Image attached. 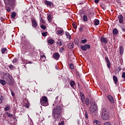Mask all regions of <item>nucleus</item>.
Here are the masks:
<instances>
[{
	"label": "nucleus",
	"mask_w": 125,
	"mask_h": 125,
	"mask_svg": "<svg viewBox=\"0 0 125 125\" xmlns=\"http://www.w3.org/2000/svg\"><path fill=\"white\" fill-rule=\"evenodd\" d=\"M24 106L25 107H26V108H29V106H30V104H29V102H28V101H26L24 103Z\"/></svg>",
	"instance_id": "29"
},
{
	"label": "nucleus",
	"mask_w": 125,
	"mask_h": 125,
	"mask_svg": "<svg viewBox=\"0 0 125 125\" xmlns=\"http://www.w3.org/2000/svg\"><path fill=\"white\" fill-rule=\"evenodd\" d=\"M69 68L70 69H71V70H73V69H74V64H73L72 63H70L69 65Z\"/></svg>",
	"instance_id": "39"
},
{
	"label": "nucleus",
	"mask_w": 125,
	"mask_h": 125,
	"mask_svg": "<svg viewBox=\"0 0 125 125\" xmlns=\"http://www.w3.org/2000/svg\"><path fill=\"white\" fill-rule=\"evenodd\" d=\"M45 4H46V5H48L49 6H50V7H51V6H53V3L49 1H45Z\"/></svg>",
	"instance_id": "14"
},
{
	"label": "nucleus",
	"mask_w": 125,
	"mask_h": 125,
	"mask_svg": "<svg viewBox=\"0 0 125 125\" xmlns=\"http://www.w3.org/2000/svg\"><path fill=\"white\" fill-rule=\"evenodd\" d=\"M5 9L7 12H10V11H11V9H10V7L8 6H6Z\"/></svg>",
	"instance_id": "31"
},
{
	"label": "nucleus",
	"mask_w": 125,
	"mask_h": 125,
	"mask_svg": "<svg viewBox=\"0 0 125 125\" xmlns=\"http://www.w3.org/2000/svg\"><path fill=\"white\" fill-rule=\"evenodd\" d=\"M62 43H63V42L60 39L59 40V41L57 42V44L59 45V46H61V45H62Z\"/></svg>",
	"instance_id": "23"
},
{
	"label": "nucleus",
	"mask_w": 125,
	"mask_h": 125,
	"mask_svg": "<svg viewBox=\"0 0 125 125\" xmlns=\"http://www.w3.org/2000/svg\"><path fill=\"white\" fill-rule=\"evenodd\" d=\"M84 117L86 119H88V114H87V112L85 111Z\"/></svg>",
	"instance_id": "38"
},
{
	"label": "nucleus",
	"mask_w": 125,
	"mask_h": 125,
	"mask_svg": "<svg viewBox=\"0 0 125 125\" xmlns=\"http://www.w3.org/2000/svg\"><path fill=\"white\" fill-rule=\"evenodd\" d=\"M101 42L103 43H107L108 42V41L107 40V38H105L104 37H101Z\"/></svg>",
	"instance_id": "13"
},
{
	"label": "nucleus",
	"mask_w": 125,
	"mask_h": 125,
	"mask_svg": "<svg viewBox=\"0 0 125 125\" xmlns=\"http://www.w3.org/2000/svg\"><path fill=\"white\" fill-rule=\"evenodd\" d=\"M28 63H29V64H32V63H33V62H28Z\"/></svg>",
	"instance_id": "57"
},
{
	"label": "nucleus",
	"mask_w": 125,
	"mask_h": 125,
	"mask_svg": "<svg viewBox=\"0 0 125 125\" xmlns=\"http://www.w3.org/2000/svg\"><path fill=\"white\" fill-rule=\"evenodd\" d=\"M48 43L50 44H53L54 43V40L53 39H49L48 40Z\"/></svg>",
	"instance_id": "27"
},
{
	"label": "nucleus",
	"mask_w": 125,
	"mask_h": 125,
	"mask_svg": "<svg viewBox=\"0 0 125 125\" xmlns=\"http://www.w3.org/2000/svg\"><path fill=\"white\" fill-rule=\"evenodd\" d=\"M110 115H109V111L106 108H104L103 109L102 114V118L103 120H108Z\"/></svg>",
	"instance_id": "3"
},
{
	"label": "nucleus",
	"mask_w": 125,
	"mask_h": 125,
	"mask_svg": "<svg viewBox=\"0 0 125 125\" xmlns=\"http://www.w3.org/2000/svg\"><path fill=\"white\" fill-rule=\"evenodd\" d=\"M94 25L95 26H97V25H99V20L98 19H95L94 21Z\"/></svg>",
	"instance_id": "26"
},
{
	"label": "nucleus",
	"mask_w": 125,
	"mask_h": 125,
	"mask_svg": "<svg viewBox=\"0 0 125 125\" xmlns=\"http://www.w3.org/2000/svg\"><path fill=\"white\" fill-rule=\"evenodd\" d=\"M80 95L81 98L82 103H83L84 102V100H85V97H84V94L82 92H80Z\"/></svg>",
	"instance_id": "10"
},
{
	"label": "nucleus",
	"mask_w": 125,
	"mask_h": 125,
	"mask_svg": "<svg viewBox=\"0 0 125 125\" xmlns=\"http://www.w3.org/2000/svg\"><path fill=\"white\" fill-rule=\"evenodd\" d=\"M79 4H82V3H79Z\"/></svg>",
	"instance_id": "59"
},
{
	"label": "nucleus",
	"mask_w": 125,
	"mask_h": 125,
	"mask_svg": "<svg viewBox=\"0 0 125 125\" xmlns=\"http://www.w3.org/2000/svg\"><path fill=\"white\" fill-rule=\"evenodd\" d=\"M16 16V13L13 12L11 14V17L12 18H15V17Z\"/></svg>",
	"instance_id": "36"
},
{
	"label": "nucleus",
	"mask_w": 125,
	"mask_h": 125,
	"mask_svg": "<svg viewBox=\"0 0 125 125\" xmlns=\"http://www.w3.org/2000/svg\"><path fill=\"white\" fill-rule=\"evenodd\" d=\"M83 20L85 22H86V21H87V16H86V15H84L83 17Z\"/></svg>",
	"instance_id": "35"
},
{
	"label": "nucleus",
	"mask_w": 125,
	"mask_h": 125,
	"mask_svg": "<svg viewBox=\"0 0 125 125\" xmlns=\"http://www.w3.org/2000/svg\"><path fill=\"white\" fill-rule=\"evenodd\" d=\"M75 44H79V40L76 39L74 40Z\"/></svg>",
	"instance_id": "43"
},
{
	"label": "nucleus",
	"mask_w": 125,
	"mask_h": 125,
	"mask_svg": "<svg viewBox=\"0 0 125 125\" xmlns=\"http://www.w3.org/2000/svg\"><path fill=\"white\" fill-rule=\"evenodd\" d=\"M104 125H112V124L109 122H106L104 124Z\"/></svg>",
	"instance_id": "49"
},
{
	"label": "nucleus",
	"mask_w": 125,
	"mask_h": 125,
	"mask_svg": "<svg viewBox=\"0 0 125 125\" xmlns=\"http://www.w3.org/2000/svg\"><path fill=\"white\" fill-rule=\"evenodd\" d=\"M61 102V98H59V96H57L56 98V100L55 101V104L58 105V104H60Z\"/></svg>",
	"instance_id": "11"
},
{
	"label": "nucleus",
	"mask_w": 125,
	"mask_h": 125,
	"mask_svg": "<svg viewBox=\"0 0 125 125\" xmlns=\"http://www.w3.org/2000/svg\"><path fill=\"white\" fill-rule=\"evenodd\" d=\"M59 125H64V122L63 121H62L61 123H60Z\"/></svg>",
	"instance_id": "52"
},
{
	"label": "nucleus",
	"mask_w": 125,
	"mask_h": 125,
	"mask_svg": "<svg viewBox=\"0 0 125 125\" xmlns=\"http://www.w3.org/2000/svg\"><path fill=\"white\" fill-rule=\"evenodd\" d=\"M11 93L12 96H15V94H14V92H13L12 91H11Z\"/></svg>",
	"instance_id": "53"
},
{
	"label": "nucleus",
	"mask_w": 125,
	"mask_h": 125,
	"mask_svg": "<svg viewBox=\"0 0 125 125\" xmlns=\"http://www.w3.org/2000/svg\"><path fill=\"white\" fill-rule=\"evenodd\" d=\"M0 83L2 85H5V84H6V82L4 80H0Z\"/></svg>",
	"instance_id": "25"
},
{
	"label": "nucleus",
	"mask_w": 125,
	"mask_h": 125,
	"mask_svg": "<svg viewBox=\"0 0 125 125\" xmlns=\"http://www.w3.org/2000/svg\"><path fill=\"white\" fill-rule=\"evenodd\" d=\"M6 115L8 117H9V118H11V117H12L13 115L9 113H7Z\"/></svg>",
	"instance_id": "41"
},
{
	"label": "nucleus",
	"mask_w": 125,
	"mask_h": 125,
	"mask_svg": "<svg viewBox=\"0 0 125 125\" xmlns=\"http://www.w3.org/2000/svg\"><path fill=\"white\" fill-rule=\"evenodd\" d=\"M40 103L42 106H47L48 105L47 98L45 96L42 97L40 100Z\"/></svg>",
	"instance_id": "4"
},
{
	"label": "nucleus",
	"mask_w": 125,
	"mask_h": 125,
	"mask_svg": "<svg viewBox=\"0 0 125 125\" xmlns=\"http://www.w3.org/2000/svg\"><path fill=\"white\" fill-rule=\"evenodd\" d=\"M65 35L66 36L67 39H68V40H71L72 38L71 37V35L69 33V32H65Z\"/></svg>",
	"instance_id": "20"
},
{
	"label": "nucleus",
	"mask_w": 125,
	"mask_h": 125,
	"mask_svg": "<svg viewBox=\"0 0 125 125\" xmlns=\"http://www.w3.org/2000/svg\"><path fill=\"white\" fill-rule=\"evenodd\" d=\"M42 36H43V37H46V36H47V33L44 32L42 33Z\"/></svg>",
	"instance_id": "45"
},
{
	"label": "nucleus",
	"mask_w": 125,
	"mask_h": 125,
	"mask_svg": "<svg viewBox=\"0 0 125 125\" xmlns=\"http://www.w3.org/2000/svg\"><path fill=\"white\" fill-rule=\"evenodd\" d=\"M41 22H43V20H42V18H41Z\"/></svg>",
	"instance_id": "56"
},
{
	"label": "nucleus",
	"mask_w": 125,
	"mask_h": 125,
	"mask_svg": "<svg viewBox=\"0 0 125 125\" xmlns=\"http://www.w3.org/2000/svg\"><path fill=\"white\" fill-rule=\"evenodd\" d=\"M107 98L109 100V101L111 102V103H115V100H114V98H113V97L111 95H109L107 96Z\"/></svg>",
	"instance_id": "12"
},
{
	"label": "nucleus",
	"mask_w": 125,
	"mask_h": 125,
	"mask_svg": "<svg viewBox=\"0 0 125 125\" xmlns=\"http://www.w3.org/2000/svg\"><path fill=\"white\" fill-rule=\"evenodd\" d=\"M96 109H97V106L94 103H92L90 108L91 114H92L93 112H95Z\"/></svg>",
	"instance_id": "6"
},
{
	"label": "nucleus",
	"mask_w": 125,
	"mask_h": 125,
	"mask_svg": "<svg viewBox=\"0 0 125 125\" xmlns=\"http://www.w3.org/2000/svg\"><path fill=\"white\" fill-rule=\"evenodd\" d=\"M63 51H64V47H62L60 48V52L61 53H62V52H63Z\"/></svg>",
	"instance_id": "44"
},
{
	"label": "nucleus",
	"mask_w": 125,
	"mask_h": 125,
	"mask_svg": "<svg viewBox=\"0 0 125 125\" xmlns=\"http://www.w3.org/2000/svg\"><path fill=\"white\" fill-rule=\"evenodd\" d=\"M6 51V48H3L1 49V52L3 54L5 53V52Z\"/></svg>",
	"instance_id": "37"
},
{
	"label": "nucleus",
	"mask_w": 125,
	"mask_h": 125,
	"mask_svg": "<svg viewBox=\"0 0 125 125\" xmlns=\"http://www.w3.org/2000/svg\"><path fill=\"white\" fill-rule=\"evenodd\" d=\"M60 57V55H59V53H55L54 54V59H59V58Z\"/></svg>",
	"instance_id": "17"
},
{
	"label": "nucleus",
	"mask_w": 125,
	"mask_h": 125,
	"mask_svg": "<svg viewBox=\"0 0 125 125\" xmlns=\"http://www.w3.org/2000/svg\"><path fill=\"white\" fill-rule=\"evenodd\" d=\"M100 122L98 120H94V125H100Z\"/></svg>",
	"instance_id": "28"
},
{
	"label": "nucleus",
	"mask_w": 125,
	"mask_h": 125,
	"mask_svg": "<svg viewBox=\"0 0 125 125\" xmlns=\"http://www.w3.org/2000/svg\"><path fill=\"white\" fill-rule=\"evenodd\" d=\"M86 42H87V40L84 39V40H82L81 42L82 43H85Z\"/></svg>",
	"instance_id": "40"
},
{
	"label": "nucleus",
	"mask_w": 125,
	"mask_h": 125,
	"mask_svg": "<svg viewBox=\"0 0 125 125\" xmlns=\"http://www.w3.org/2000/svg\"><path fill=\"white\" fill-rule=\"evenodd\" d=\"M113 35H118L119 34V31L116 28H114L113 30Z\"/></svg>",
	"instance_id": "22"
},
{
	"label": "nucleus",
	"mask_w": 125,
	"mask_h": 125,
	"mask_svg": "<svg viewBox=\"0 0 125 125\" xmlns=\"http://www.w3.org/2000/svg\"><path fill=\"white\" fill-rule=\"evenodd\" d=\"M17 60H18L17 59V58H15L13 60V63H16V62H17Z\"/></svg>",
	"instance_id": "47"
},
{
	"label": "nucleus",
	"mask_w": 125,
	"mask_h": 125,
	"mask_svg": "<svg viewBox=\"0 0 125 125\" xmlns=\"http://www.w3.org/2000/svg\"><path fill=\"white\" fill-rule=\"evenodd\" d=\"M3 79L6 80V83L8 84L9 85H13L14 80L10 74H9V73H4L3 75Z\"/></svg>",
	"instance_id": "2"
},
{
	"label": "nucleus",
	"mask_w": 125,
	"mask_h": 125,
	"mask_svg": "<svg viewBox=\"0 0 125 125\" xmlns=\"http://www.w3.org/2000/svg\"><path fill=\"white\" fill-rule=\"evenodd\" d=\"M85 103L86 105H89V99L88 98H86L85 101Z\"/></svg>",
	"instance_id": "30"
},
{
	"label": "nucleus",
	"mask_w": 125,
	"mask_h": 125,
	"mask_svg": "<svg viewBox=\"0 0 125 125\" xmlns=\"http://www.w3.org/2000/svg\"><path fill=\"white\" fill-rule=\"evenodd\" d=\"M47 19L48 21H49V22L50 23V22L52 21V15L50 14H47Z\"/></svg>",
	"instance_id": "15"
},
{
	"label": "nucleus",
	"mask_w": 125,
	"mask_h": 125,
	"mask_svg": "<svg viewBox=\"0 0 125 125\" xmlns=\"http://www.w3.org/2000/svg\"><path fill=\"white\" fill-rule=\"evenodd\" d=\"M104 59L107 63L108 68L110 69V68H111V62H110V60H109L108 57H105Z\"/></svg>",
	"instance_id": "8"
},
{
	"label": "nucleus",
	"mask_w": 125,
	"mask_h": 125,
	"mask_svg": "<svg viewBox=\"0 0 125 125\" xmlns=\"http://www.w3.org/2000/svg\"><path fill=\"white\" fill-rule=\"evenodd\" d=\"M113 80L114 82V83L115 84H117L118 83V78L116 77V76L113 75Z\"/></svg>",
	"instance_id": "18"
},
{
	"label": "nucleus",
	"mask_w": 125,
	"mask_h": 125,
	"mask_svg": "<svg viewBox=\"0 0 125 125\" xmlns=\"http://www.w3.org/2000/svg\"><path fill=\"white\" fill-rule=\"evenodd\" d=\"M62 111V107L60 105H58L53 110V116L55 119H59L60 118V115Z\"/></svg>",
	"instance_id": "1"
},
{
	"label": "nucleus",
	"mask_w": 125,
	"mask_h": 125,
	"mask_svg": "<svg viewBox=\"0 0 125 125\" xmlns=\"http://www.w3.org/2000/svg\"><path fill=\"white\" fill-rule=\"evenodd\" d=\"M72 26L74 29H77V24L75 23H72Z\"/></svg>",
	"instance_id": "46"
},
{
	"label": "nucleus",
	"mask_w": 125,
	"mask_h": 125,
	"mask_svg": "<svg viewBox=\"0 0 125 125\" xmlns=\"http://www.w3.org/2000/svg\"><path fill=\"white\" fill-rule=\"evenodd\" d=\"M0 103H2V100H3V97L2 96H1L0 97Z\"/></svg>",
	"instance_id": "50"
},
{
	"label": "nucleus",
	"mask_w": 125,
	"mask_h": 125,
	"mask_svg": "<svg viewBox=\"0 0 125 125\" xmlns=\"http://www.w3.org/2000/svg\"><path fill=\"white\" fill-rule=\"evenodd\" d=\"M32 26L34 28H36L37 26H38V23H37V21H36L35 20L32 21Z\"/></svg>",
	"instance_id": "19"
},
{
	"label": "nucleus",
	"mask_w": 125,
	"mask_h": 125,
	"mask_svg": "<svg viewBox=\"0 0 125 125\" xmlns=\"http://www.w3.org/2000/svg\"><path fill=\"white\" fill-rule=\"evenodd\" d=\"M56 34L57 35H58V36H62V34H63V30L62 29L58 30L56 32Z\"/></svg>",
	"instance_id": "16"
},
{
	"label": "nucleus",
	"mask_w": 125,
	"mask_h": 125,
	"mask_svg": "<svg viewBox=\"0 0 125 125\" xmlns=\"http://www.w3.org/2000/svg\"><path fill=\"white\" fill-rule=\"evenodd\" d=\"M14 68V65H9V69H13Z\"/></svg>",
	"instance_id": "51"
},
{
	"label": "nucleus",
	"mask_w": 125,
	"mask_h": 125,
	"mask_svg": "<svg viewBox=\"0 0 125 125\" xmlns=\"http://www.w3.org/2000/svg\"><path fill=\"white\" fill-rule=\"evenodd\" d=\"M41 28L43 30H45V29H46V27H45V26L43 25H42L41 26Z\"/></svg>",
	"instance_id": "42"
},
{
	"label": "nucleus",
	"mask_w": 125,
	"mask_h": 125,
	"mask_svg": "<svg viewBox=\"0 0 125 125\" xmlns=\"http://www.w3.org/2000/svg\"><path fill=\"white\" fill-rule=\"evenodd\" d=\"M81 48L83 51H86L87 49L90 48V45L86 44L84 45H81Z\"/></svg>",
	"instance_id": "7"
},
{
	"label": "nucleus",
	"mask_w": 125,
	"mask_h": 125,
	"mask_svg": "<svg viewBox=\"0 0 125 125\" xmlns=\"http://www.w3.org/2000/svg\"><path fill=\"white\" fill-rule=\"evenodd\" d=\"M98 1H99V0H95V3H98Z\"/></svg>",
	"instance_id": "54"
},
{
	"label": "nucleus",
	"mask_w": 125,
	"mask_h": 125,
	"mask_svg": "<svg viewBox=\"0 0 125 125\" xmlns=\"http://www.w3.org/2000/svg\"><path fill=\"white\" fill-rule=\"evenodd\" d=\"M68 47L69 48L72 49L74 47V43H70L68 45Z\"/></svg>",
	"instance_id": "32"
},
{
	"label": "nucleus",
	"mask_w": 125,
	"mask_h": 125,
	"mask_svg": "<svg viewBox=\"0 0 125 125\" xmlns=\"http://www.w3.org/2000/svg\"><path fill=\"white\" fill-rule=\"evenodd\" d=\"M69 83L72 87H74V86H75V82L74 81H71Z\"/></svg>",
	"instance_id": "33"
},
{
	"label": "nucleus",
	"mask_w": 125,
	"mask_h": 125,
	"mask_svg": "<svg viewBox=\"0 0 125 125\" xmlns=\"http://www.w3.org/2000/svg\"><path fill=\"white\" fill-rule=\"evenodd\" d=\"M53 106H55V104H53Z\"/></svg>",
	"instance_id": "58"
},
{
	"label": "nucleus",
	"mask_w": 125,
	"mask_h": 125,
	"mask_svg": "<svg viewBox=\"0 0 125 125\" xmlns=\"http://www.w3.org/2000/svg\"><path fill=\"white\" fill-rule=\"evenodd\" d=\"M9 110H10V106L9 105L6 106L4 108V111H9Z\"/></svg>",
	"instance_id": "34"
},
{
	"label": "nucleus",
	"mask_w": 125,
	"mask_h": 125,
	"mask_svg": "<svg viewBox=\"0 0 125 125\" xmlns=\"http://www.w3.org/2000/svg\"><path fill=\"white\" fill-rule=\"evenodd\" d=\"M46 59V57H45V55H42L41 56V60L44 62L45 61V59Z\"/></svg>",
	"instance_id": "21"
},
{
	"label": "nucleus",
	"mask_w": 125,
	"mask_h": 125,
	"mask_svg": "<svg viewBox=\"0 0 125 125\" xmlns=\"http://www.w3.org/2000/svg\"><path fill=\"white\" fill-rule=\"evenodd\" d=\"M122 77L123 79H125V72H123L122 75Z\"/></svg>",
	"instance_id": "48"
},
{
	"label": "nucleus",
	"mask_w": 125,
	"mask_h": 125,
	"mask_svg": "<svg viewBox=\"0 0 125 125\" xmlns=\"http://www.w3.org/2000/svg\"><path fill=\"white\" fill-rule=\"evenodd\" d=\"M118 18L119 20V23H120V24L124 23V16H123V15H119L118 17Z\"/></svg>",
	"instance_id": "9"
},
{
	"label": "nucleus",
	"mask_w": 125,
	"mask_h": 125,
	"mask_svg": "<svg viewBox=\"0 0 125 125\" xmlns=\"http://www.w3.org/2000/svg\"><path fill=\"white\" fill-rule=\"evenodd\" d=\"M15 0H4L5 4L6 5H9V6H12L14 4V1Z\"/></svg>",
	"instance_id": "5"
},
{
	"label": "nucleus",
	"mask_w": 125,
	"mask_h": 125,
	"mask_svg": "<svg viewBox=\"0 0 125 125\" xmlns=\"http://www.w3.org/2000/svg\"><path fill=\"white\" fill-rule=\"evenodd\" d=\"M122 30L123 32H125V29L124 27H122Z\"/></svg>",
	"instance_id": "55"
},
{
	"label": "nucleus",
	"mask_w": 125,
	"mask_h": 125,
	"mask_svg": "<svg viewBox=\"0 0 125 125\" xmlns=\"http://www.w3.org/2000/svg\"><path fill=\"white\" fill-rule=\"evenodd\" d=\"M124 53V47L121 46L120 47V54L122 55Z\"/></svg>",
	"instance_id": "24"
}]
</instances>
